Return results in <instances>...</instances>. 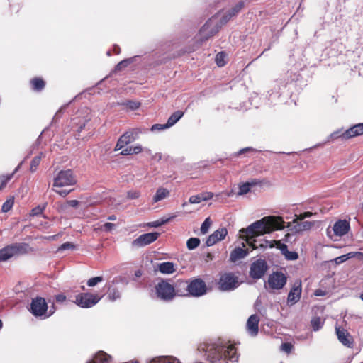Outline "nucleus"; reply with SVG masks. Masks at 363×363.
Instances as JSON below:
<instances>
[{
	"mask_svg": "<svg viewBox=\"0 0 363 363\" xmlns=\"http://www.w3.org/2000/svg\"><path fill=\"white\" fill-rule=\"evenodd\" d=\"M198 351L211 363H229L238 361L239 354L233 344L221 339L201 343Z\"/></svg>",
	"mask_w": 363,
	"mask_h": 363,
	"instance_id": "nucleus-1",
	"label": "nucleus"
},
{
	"mask_svg": "<svg viewBox=\"0 0 363 363\" xmlns=\"http://www.w3.org/2000/svg\"><path fill=\"white\" fill-rule=\"evenodd\" d=\"M317 212L306 211L298 215H295L292 222H289L284 225L285 222L282 217L277 216H264L247 227H311L318 225L317 220H306L307 218L316 217Z\"/></svg>",
	"mask_w": 363,
	"mask_h": 363,
	"instance_id": "nucleus-2",
	"label": "nucleus"
},
{
	"mask_svg": "<svg viewBox=\"0 0 363 363\" xmlns=\"http://www.w3.org/2000/svg\"><path fill=\"white\" fill-rule=\"evenodd\" d=\"M76 182L77 180L70 169L60 171L54 179L53 190L59 195L65 197L69 194L72 190H60L58 189L74 185Z\"/></svg>",
	"mask_w": 363,
	"mask_h": 363,
	"instance_id": "nucleus-3",
	"label": "nucleus"
},
{
	"mask_svg": "<svg viewBox=\"0 0 363 363\" xmlns=\"http://www.w3.org/2000/svg\"><path fill=\"white\" fill-rule=\"evenodd\" d=\"M29 245L25 242L14 243L0 250V262L7 261L12 257L28 252Z\"/></svg>",
	"mask_w": 363,
	"mask_h": 363,
	"instance_id": "nucleus-4",
	"label": "nucleus"
},
{
	"mask_svg": "<svg viewBox=\"0 0 363 363\" xmlns=\"http://www.w3.org/2000/svg\"><path fill=\"white\" fill-rule=\"evenodd\" d=\"M157 297L163 301H170L175 296L174 285L167 280L160 279L155 286Z\"/></svg>",
	"mask_w": 363,
	"mask_h": 363,
	"instance_id": "nucleus-5",
	"label": "nucleus"
},
{
	"mask_svg": "<svg viewBox=\"0 0 363 363\" xmlns=\"http://www.w3.org/2000/svg\"><path fill=\"white\" fill-rule=\"evenodd\" d=\"M240 286L239 278L233 272L221 274L218 281V286L221 291H231Z\"/></svg>",
	"mask_w": 363,
	"mask_h": 363,
	"instance_id": "nucleus-6",
	"label": "nucleus"
},
{
	"mask_svg": "<svg viewBox=\"0 0 363 363\" xmlns=\"http://www.w3.org/2000/svg\"><path fill=\"white\" fill-rule=\"evenodd\" d=\"M101 297L91 293H80L75 297L74 303L82 308H90L96 305Z\"/></svg>",
	"mask_w": 363,
	"mask_h": 363,
	"instance_id": "nucleus-7",
	"label": "nucleus"
},
{
	"mask_svg": "<svg viewBox=\"0 0 363 363\" xmlns=\"http://www.w3.org/2000/svg\"><path fill=\"white\" fill-rule=\"evenodd\" d=\"M268 269L269 266L267 261L257 259L250 264L249 276L253 279L258 280L264 276Z\"/></svg>",
	"mask_w": 363,
	"mask_h": 363,
	"instance_id": "nucleus-8",
	"label": "nucleus"
},
{
	"mask_svg": "<svg viewBox=\"0 0 363 363\" xmlns=\"http://www.w3.org/2000/svg\"><path fill=\"white\" fill-rule=\"evenodd\" d=\"M48 310V306L45 299L43 297H35L30 303V312L37 318L44 319L45 313Z\"/></svg>",
	"mask_w": 363,
	"mask_h": 363,
	"instance_id": "nucleus-9",
	"label": "nucleus"
},
{
	"mask_svg": "<svg viewBox=\"0 0 363 363\" xmlns=\"http://www.w3.org/2000/svg\"><path fill=\"white\" fill-rule=\"evenodd\" d=\"M287 282V277L282 272H273L269 274L267 284L272 290L282 289Z\"/></svg>",
	"mask_w": 363,
	"mask_h": 363,
	"instance_id": "nucleus-10",
	"label": "nucleus"
},
{
	"mask_svg": "<svg viewBox=\"0 0 363 363\" xmlns=\"http://www.w3.org/2000/svg\"><path fill=\"white\" fill-rule=\"evenodd\" d=\"M207 292V287L205 281L201 278L192 279L189 283V295L194 297H200Z\"/></svg>",
	"mask_w": 363,
	"mask_h": 363,
	"instance_id": "nucleus-11",
	"label": "nucleus"
},
{
	"mask_svg": "<svg viewBox=\"0 0 363 363\" xmlns=\"http://www.w3.org/2000/svg\"><path fill=\"white\" fill-rule=\"evenodd\" d=\"M159 235L160 233L157 232L142 234L132 242V245L137 247H145L155 241L158 238Z\"/></svg>",
	"mask_w": 363,
	"mask_h": 363,
	"instance_id": "nucleus-12",
	"label": "nucleus"
},
{
	"mask_svg": "<svg viewBox=\"0 0 363 363\" xmlns=\"http://www.w3.org/2000/svg\"><path fill=\"white\" fill-rule=\"evenodd\" d=\"M302 293V286L301 281L294 283L290 289L287 296V304L291 306L296 304L301 298Z\"/></svg>",
	"mask_w": 363,
	"mask_h": 363,
	"instance_id": "nucleus-13",
	"label": "nucleus"
},
{
	"mask_svg": "<svg viewBox=\"0 0 363 363\" xmlns=\"http://www.w3.org/2000/svg\"><path fill=\"white\" fill-rule=\"evenodd\" d=\"M335 332L340 342H341L345 347H352L354 340L352 336L347 330L336 326Z\"/></svg>",
	"mask_w": 363,
	"mask_h": 363,
	"instance_id": "nucleus-14",
	"label": "nucleus"
},
{
	"mask_svg": "<svg viewBox=\"0 0 363 363\" xmlns=\"http://www.w3.org/2000/svg\"><path fill=\"white\" fill-rule=\"evenodd\" d=\"M227 234V228H218L213 233L208 237L206 245L208 247L213 246L218 241L223 240Z\"/></svg>",
	"mask_w": 363,
	"mask_h": 363,
	"instance_id": "nucleus-15",
	"label": "nucleus"
},
{
	"mask_svg": "<svg viewBox=\"0 0 363 363\" xmlns=\"http://www.w3.org/2000/svg\"><path fill=\"white\" fill-rule=\"evenodd\" d=\"M134 133L133 131H128L123 134L117 141L115 151L123 149L125 145L135 140Z\"/></svg>",
	"mask_w": 363,
	"mask_h": 363,
	"instance_id": "nucleus-16",
	"label": "nucleus"
},
{
	"mask_svg": "<svg viewBox=\"0 0 363 363\" xmlns=\"http://www.w3.org/2000/svg\"><path fill=\"white\" fill-rule=\"evenodd\" d=\"M259 321V317L256 314L250 315L247 321V331L252 336L257 335L258 333Z\"/></svg>",
	"mask_w": 363,
	"mask_h": 363,
	"instance_id": "nucleus-17",
	"label": "nucleus"
},
{
	"mask_svg": "<svg viewBox=\"0 0 363 363\" xmlns=\"http://www.w3.org/2000/svg\"><path fill=\"white\" fill-rule=\"evenodd\" d=\"M269 228H241L240 232L248 238H252L257 236L259 234H264L265 233H269ZM271 230H283L284 228H270Z\"/></svg>",
	"mask_w": 363,
	"mask_h": 363,
	"instance_id": "nucleus-18",
	"label": "nucleus"
},
{
	"mask_svg": "<svg viewBox=\"0 0 363 363\" xmlns=\"http://www.w3.org/2000/svg\"><path fill=\"white\" fill-rule=\"evenodd\" d=\"M350 228H326V234L329 238L337 241L346 235Z\"/></svg>",
	"mask_w": 363,
	"mask_h": 363,
	"instance_id": "nucleus-19",
	"label": "nucleus"
},
{
	"mask_svg": "<svg viewBox=\"0 0 363 363\" xmlns=\"http://www.w3.org/2000/svg\"><path fill=\"white\" fill-rule=\"evenodd\" d=\"M189 283V282L187 281L177 280L174 286L175 290V296H188Z\"/></svg>",
	"mask_w": 363,
	"mask_h": 363,
	"instance_id": "nucleus-20",
	"label": "nucleus"
},
{
	"mask_svg": "<svg viewBox=\"0 0 363 363\" xmlns=\"http://www.w3.org/2000/svg\"><path fill=\"white\" fill-rule=\"evenodd\" d=\"M362 134H363V123H359L347 130L342 134V137L345 139H348Z\"/></svg>",
	"mask_w": 363,
	"mask_h": 363,
	"instance_id": "nucleus-21",
	"label": "nucleus"
},
{
	"mask_svg": "<svg viewBox=\"0 0 363 363\" xmlns=\"http://www.w3.org/2000/svg\"><path fill=\"white\" fill-rule=\"evenodd\" d=\"M243 2H239L234 7L230 9L222 18L221 23H227L231 18L236 16L240 10L243 8Z\"/></svg>",
	"mask_w": 363,
	"mask_h": 363,
	"instance_id": "nucleus-22",
	"label": "nucleus"
},
{
	"mask_svg": "<svg viewBox=\"0 0 363 363\" xmlns=\"http://www.w3.org/2000/svg\"><path fill=\"white\" fill-rule=\"evenodd\" d=\"M111 356L104 351H99L87 363H111Z\"/></svg>",
	"mask_w": 363,
	"mask_h": 363,
	"instance_id": "nucleus-23",
	"label": "nucleus"
},
{
	"mask_svg": "<svg viewBox=\"0 0 363 363\" xmlns=\"http://www.w3.org/2000/svg\"><path fill=\"white\" fill-rule=\"evenodd\" d=\"M175 218V216H164L157 220L147 223L145 227H161L164 225H167Z\"/></svg>",
	"mask_w": 363,
	"mask_h": 363,
	"instance_id": "nucleus-24",
	"label": "nucleus"
},
{
	"mask_svg": "<svg viewBox=\"0 0 363 363\" xmlns=\"http://www.w3.org/2000/svg\"><path fill=\"white\" fill-rule=\"evenodd\" d=\"M248 252L241 248V247H235L230 255V259L232 262H235L238 259H241L245 258L247 255Z\"/></svg>",
	"mask_w": 363,
	"mask_h": 363,
	"instance_id": "nucleus-25",
	"label": "nucleus"
},
{
	"mask_svg": "<svg viewBox=\"0 0 363 363\" xmlns=\"http://www.w3.org/2000/svg\"><path fill=\"white\" fill-rule=\"evenodd\" d=\"M158 269L162 274H172L174 271V264L172 262H164L158 264Z\"/></svg>",
	"mask_w": 363,
	"mask_h": 363,
	"instance_id": "nucleus-26",
	"label": "nucleus"
},
{
	"mask_svg": "<svg viewBox=\"0 0 363 363\" xmlns=\"http://www.w3.org/2000/svg\"><path fill=\"white\" fill-rule=\"evenodd\" d=\"M184 116V112L182 111H177L173 113L167 120L166 123V126L172 127L173 126L177 121H179L180 118Z\"/></svg>",
	"mask_w": 363,
	"mask_h": 363,
	"instance_id": "nucleus-27",
	"label": "nucleus"
},
{
	"mask_svg": "<svg viewBox=\"0 0 363 363\" xmlns=\"http://www.w3.org/2000/svg\"><path fill=\"white\" fill-rule=\"evenodd\" d=\"M169 195V191L167 189L162 188V187L159 188L157 190L156 194L153 197V201L155 203L158 202L161 200L164 199Z\"/></svg>",
	"mask_w": 363,
	"mask_h": 363,
	"instance_id": "nucleus-28",
	"label": "nucleus"
},
{
	"mask_svg": "<svg viewBox=\"0 0 363 363\" xmlns=\"http://www.w3.org/2000/svg\"><path fill=\"white\" fill-rule=\"evenodd\" d=\"M213 197L211 193H207L206 194L194 195L189 198V203H199L201 201H206Z\"/></svg>",
	"mask_w": 363,
	"mask_h": 363,
	"instance_id": "nucleus-29",
	"label": "nucleus"
},
{
	"mask_svg": "<svg viewBox=\"0 0 363 363\" xmlns=\"http://www.w3.org/2000/svg\"><path fill=\"white\" fill-rule=\"evenodd\" d=\"M324 325V320L320 317H314L311 320V325L313 330L317 332L320 330Z\"/></svg>",
	"mask_w": 363,
	"mask_h": 363,
	"instance_id": "nucleus-30",
	"label": "nucleus"
},
{
	"mask_svg": "<svg viewBox=\"0 0 363 363\" xmlns=\"http://www.w3.org/2000/svg\"><path fill=\"white\" fill-rule=\"evenodd\" d=\"M121 294L117 288H110L108 291V298L111 301H115L121 298Z\"/></svg>",
	"mask_w": 363,
	"mask_h": 363,
	"instance_id": "nucleus-31",
	"label": "nucleus"
},
{
	"mask_svg": "<svg viewBox=\"0 0 363 363\" xmlns=\"http://www.w3.org/2000/svg\"><path fill=\"white\" fill-rule=\"evenodd\" d=\"M20 165L21 164H19L15 169L13 172L11 173V174L0 176V190L1 189H3L6 185V184L9 182V181H10L11 179V178L13 177V174L18 170V169L20 167Z\"/></svg>",
	"mask_w": 363,
	"mask_h": 363,
	"instance_id": "nucleus-32",
	"label": "nucleus"
},
{
	"mask_svg": "<svg viewBox=\"0 0 363 363\" xmlns=\"http://www.w3.org/2000/svg\"><path fill=\"white\" fill-rule=\"evenodd\" d=\"M33 89L36 91L42 90L45 86V82L40 78H34L30 81Z\"/></svg>",
	"mask_w": 363,
	"mask_h": 363,
	"instance_id": "nucleus-33",
	"label": "nucleus"
},
{
	"mask_svg": "<svg viewBox=\"0 0 363 363\" xmlns=\"http://www.w3.org/2000/svg\"><path fill=\"white\" fill-rule=\"evenodd\" d=\"M201 243L200 239L198 238H190L187 240L186 247L188 250H193L198 247Z\"/></svg>",
	"mask_w": 363,
	"mask_h": 363,
	"instance_id": "nucleus-34",
	"label": "nucleus"
},
{
	"mask_svg": "<svg viewBox=\"0 0 363 363\" xmlns=\"http://www.w3.org/2000/svg\"><path fill=\"white\" fill-rule=\"evenodd\" d=\"M42 153L40 155L35 156L31 161L30 170L32 172H34L37 170L38 167L39 166L41 158H42Z\"/></svg>",
	"mask_w": 363,
	"mask_h": 363,
	"instance_id": "nucleus-35",
	"label": "nucleus"
},
{
	"mask_svg": "<svg viewBox=\"0 0 363 363\" xmlns=\"http://www.w3.org/2000/svg\"><path fill=\"white\" fill-rule=\"evenodd\" d=\"M13 203H14L13 197H10L3 203L2 207H1V211L4 213L9 211L12 208Z\"/></svg>",
	"mask_w": 363,
	"mask_h": 363,
	"instance_id": "nucleus-36",
	"label": "nucleus"
},
{
	"mask_svg": "<svg viewBox=\"0 0 363 363\" xmlns=\"http://www.w3.org/2000/svg\"><path fill=\"white\" fill-rule=\"evenodd\" d=\"M103 281L104 278L102 276L94 277L88 279L86 284L89 287H94L96 286L98 284L102 282Z\"/></svg>",
	"mask_w": 363,
	"mask_h": 363,
	"instance_id": "nucleus-37",
	"label": "nucleus"
},
{
	"mask_svg": "<svg viewBox=\"0 0 363 363\" xmlns=\"http://www.w3.org/2000/svg\"><path fill=\"white\" fill-rule=\"evenodd\" d=\"M252 186V184L249 183V182H246V183H244V184L240 185L238 194L243 195V194L248 193L250 191V189Z\"/></svg>",
	"mask_w": 363,
	"mask_h": 363,
	"instance_id": "nucleus-38",
	"label": "nucleus"
},
{
	"mask_svg": "<svg viewBox=\"0 0 363 363\" xmlns=\"http://www.w3.org/2000/svg\"><path fill=\"white\" fill-rule=\"evenodd\" d=\"M76 248V245L72 242H66L62 244L57 250V252H62L64 250H74Z\"/></svg>",
	"mask_w": 363,
	"mask_h": 363,
	"instance_id": "nucleus-39",
	"label": "nucleus"
},
{
	"mask_svg": "<svg viewBox=\"0 0 363 363\" xmlns=\"http://www.w3.org/2000/svg\"><path fill=\"white\" fill-rule=\"evenodd\" d=\"M125 106L127 108L134 111L140 106V103L136 101H128L125 103Z\"/></svg>",
	"mask_w": 363,
	"mask_h": 363,
	"instance_id": "nucleus-40",
	"label": "nucleus"
},
{
	"mask_svg": "<svg viewBox=\"0 0 363 363\" xmlns=\"http://www.w3.org/2000/svg\"><path fill=\"white\" fill-rule=\"evenodd\" d=\"M225 57V55L223 52H219L216 55V64L218 65V66L223 67L225 65V62L224 60Z\"/></svg>",
	"mask_w": 363,
	"mask_h": 363,
	"instance_id": "nucleus-41",
	"label": "nucleus"
},
{
	"mask_svg": "<svg viewBox=\"0 0 363 363\" xmlns=\"http://www.w3.org/2000/svg\"><path fill=\"white\" fill-rule=\"evenodd\" d=\"M285 257L288 260L294 261V260H296L298 259V255L295 251H289H289H286V253H285Z\"/></svg>",
	"mask_w": 363,
	"mask_h": 363,
	"instance_id": "nucleus-42",
	"label": "nucleus"
},
{
	"mask_svg": "<svg viewBox=\"0 0 363 363\" xmlns=\"http://www.w3.org/2000/svg\"><path fill=\"white\" fill-rule=\"evenodd\" d=\"M45 208V204L42 206H38L33 208L30 212V216H38L43 213V210Z\"/></svg>",
	"mask_w": 363,
	"mask_h": 363,
	"instance_id": "nucleus-43",
	"label": "nucleus"
},
{
	"mask_svg": "<svg viewBox=\"0 0 363 363\" xmlns=\"http://www.w3.org/2000/svg\"><path fill=\"white\" fill-rule=\"evenodd\" d=\"M333 227H350V222L347 219H340L337 220L334 225Z\"/></svg>",
	"mask_w": 363,
	"mask_h": 363,
	"instance_id": "nucleus-44",
	"label": "nucleus"
},
{
	"mask_svg": "<svg viewBox=\"0 0 363 363\" xmlns=\"http://www.w3.org/2000/svg\"><path fill=\"white\" fill-rule=\"evenodd\" d=\"M140 196V191H136V190L129 191L127 194V196L130 199H136L139 198Z\"/></svg>",
	"mask_w": 363,
	"mask_h": 363,
	"instance_id": "nucleus-45",
	"label": "nucleus"
},
{
	"mask_svg": "<svg viewBox=\"0 0 363 363\" xmlns=\"http://www.w3.org/2000/svg\"><path fill=\"white\" fill-rule=\"evenodd\" d=\"M55 311H56V308H55V303H52L50 307L48 306V310L45 313L44 319L50 317L55 312Z\"/></svg>",
	"mask_w": 363,
	"mask_h": 363,
	"instance_id": "nucleus-46",
	"label": "nucleus"
},
{
	"mask_svg": "<svg viewBox=\"0 0 363 363\" xmlns=\"http://www.w3.org/2000/svg\"><path fill=\"white\" fill-rule=\"evenodd\" d=\"M169 127L166 126V124H155L152 126V131H160L164 129L169 128Z\"/></svg>",
	"mask_w": 363,
	"mask_h": 363,
	"instance_id": "nucleus-47",
	"label": "nucleus"
},
{
	"mask_svg": "<svg viewBox=\"0 0 363 363\" xmlns=\"http://www.w3.org/2000/svg\"><path fill=\"white\" fill-rule=\"evenodd\" d=\"M281 347L283 351L286 352V353H289L293 348V345L289 342H284L281 344Z\"/></svg>",
	"mask_w": 363,
	"mask_h": 363,
	"instance_id": "nucleus-48",
	"label": "nucleus"
},
{
	"mask_svg": "<svg viewBox=\"0 0 363 363\" xmlns=\"http://www.w3.org/2000/svg\"><path fill=\"white\" fill-rule=\"evenodd\" d=\"M66 296L61 293L55 295V301L57 303H62L66 301Z\"/></svg>",
	"mask_w": 363,
	"mask_h": 363,
	"instance_id": "nucleus-49",
	"label": "nucleus"
},
{
	"mask_svg": "<svg viewBox=\"0 0 363 363\" xmlns=\"http://www.w3.org/2000/svg\"><path fill=\"white\" fill-rule=\"evenodd\" d=\"M130 147L132 150V153L135 154V155L140 153L143 150V149L140 145H137L135 146H130Z\"/></svg>",
	"mask_w": 363,
	"mask_h": 363,
	"instance_id": "nucleus-50",
	"label": "nucleus"
},
{
	"mask_svg": "<svg viewBox=\"0 0 363 363\" xmlns=\"http://www.w3.org/2000/svg\"><path fill=\"white\" fill-rule=\"evenodd\" d=\"M129 64V61L128 60H123L121 62H120L116 67V69L117 70H121L122 69L123 67L128 66V65Z\"/></svg>",
	"mask_w": 363,
	"mask_h": 363,
	"instance_id": "nucleus-51",
	"label": "nucleus"
},
{
	"mask_svg": "<svg viewBox=\"0 0 363 363\" xmlns=\"http://www.w3.org/2000/svg\"><path fill=\"white\" fill-rule=\"evenodd\" d=\"M213 224V221L211 220V218H207L205 219L203 223L201 224V227H211V225Z\"/></svg>",
	"mask_w": 363,
	"mask_h": 363,
	"instance_id": "nucleus-52",
	"label": "nucleus"
},
{
	"mask_svg": "<svg viewBox=\"0 0 363 363\" xmlns=\"http://www.w3.org/2000/svg\"><path fill=\"white\" fill-rule=\"evenodd\" d=\"M60 236V233L50 236H45L43 238L49 241L56 240Z\"/></svg>",
	"mask_w": 363,
	"mask_h": 363,
	"instance_id": "nucleus-53",
	"label": "nucleus"
},
{
	"mask_svg": "<svg viewBox=\"0 0 363 363\" xmlns=\"http://www.w3.org/2000/svg\"><path fill=\"white\" fill-rule=\"evenodd\" d=\"M121 155H133L131 147H128L127 148L122 150V151L121 152Z\"/></svg>",
	"mask_w": 363,
	"mask_h": 363,
	"instance_id": "nucleus-54",
	"label": "nucleus"
},
{
	"mask_svg": "<svg viewBox=\"0 0 363 363\" xmlns=\"http://www.w3.org/2000/svg\"><path fill=\"white\" fill-rule=\"evenodd\" d=\"M67 204L72 207H77L79 204V201L77 200H69L67 201Z\"/></svg>",
	"mask_w": 363,
	"mask_h": 363,
	"instance_id": "nucleus-55",
	"label": "nucleus"
},
{
	"mask_svg": "<svg viewBox=\"0 0 363 363\" xmlns=\"http://www.w3.org/2000/svg\"><path fill=\"white\" fill-rule=\"evenodd\" d=\"M347 255H342V256H340V257H338L335 259V261L337 263H341L342 262H344L345 260L347 259V258L345 257Z\"/></svg>",
	"mask_w": 363,
	"mask_h": 363,
	"instance_id": "nucleus-56",
	"label": "nucleus"
},
{
	"mask_svg": "<svg viewBox=\"0 0 363 363\" xmlns=\"http://www.w3.org/2000/svg\"><path fill=\"white\" fill-rule=\"evenodd\" d=\"M164 357H156V358H153L149 363H157V362H160L161 360L163 359Z\"/></svg>",
	"mask_w": 363,
	"mask_h": 363,
	"instance_id": "nucleus-57",
	"label": "nucleus"
},
{
	"mask_svg": "<svg viewBox=\"0 0 363 363\" xmlns=\"http://www.w3.org/2000/svg\"><path fill=\"white\" fill-rule=\"evenodd\" d=\"M281 251L282 254L285 256V253H286V251H289L287 246L286 245H283V246L281 247Z\"/></svg>",
	"mask_w": 363,
	"mask_h": 363,
	"instance_id": "nucleus-58",
	"label": "nucleus"
},
{
	"mask_svg": "<svg viewBox=\"0 0 363 363\" xmlns=\"http://www.w3.org/2000/svg\"><path fill=\"white\" fill-rule=\"evenodd\" d=\"M306 228H289V230L292 232H295V233H298V232H300L302 230H306Z\"/></svg>",
	"mask_w": 363,
	"mask_h": 363,
	"instance_id": "nucleus-59",
	"label": "nucleus"
},
{
	"mask_svg": "<svg viewBox=\"0 0 363 363\" xmlns=\"http://www.w3.org/2000/svg\"><path fill=\"white\" fill-rule=\"evenodd\" d=\"M315 295L317 296H322V295H323V292L321 289H318V290H315Z\"/></svg>",
	"mask_w": 363,
	"mask_h": 363,
	"instance_id": "nucleus-60",
	"label": "nucleus"
},
{
	"mask_svg": "<svg viewBox=\"0 0 363 363\" xmlns=\"http://www.w3.org/2000/svg\"><path fill=\"white\" fill-rule=\"evenodd\" d=\"M135 276L136 277H140L142 276V272L141 270L138 269L135 272Z\"/></svg>",
	"mask_w": 363,
	"mask_h": 363,
	"instance_id": "nucleus-61",
	"label": "nucleus"
},
{
	"mask_svg": "<svg viewBox=\"0 0 363 363\" xmlns=\"http://www.w3.org/2000/svg\"><path fill=\"white\" fill-rule=\"evenodd\" d=\"M209 228H200L201 234L205 235L208 233Z\"/></svg>",
	"mask_w": 363,
	"mask_h": 363,
	"instance_id": "nucleus-62",
	"label": "nucleus"
},
{
	"mask_svg": "<svg viewBox=\"0 0 363 363\" xmlns=\"http://www.w3.org/2000/svg\"><path fill=\"white\" fill-rule=\"evenodd\" d=\"M115 225L113 224V223H106L103 227H106V228H108V227H114Z\"/></svg>",
	"mask_w": 363,
	"mask_h": 363,
	"instance_id": "nucleus-63",
	"label": "nucleus"
},
{
	"mask_svg": "<svg viewBox=\"0 0 363 363\" xmlns=\"http://www.w3.org/2000/svg\"><path fill=\"white\" fill-rule=\"evenodd\" d=\"M108 219L111 220H114L116 219V217L115 216H111L108 217Z\"/></svg>",
	"mask_w": 363,
	"mask_h": 363,
	"instance_id": "nucleus-64",
	"label": "nucleus"
}]
</instances>
